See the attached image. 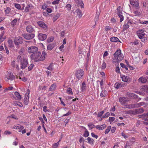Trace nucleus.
<instances>
[{"mask_svg":"<svg viewBox=\"0 0 148 148\" xmlns=\"http://www.w3.org/2000/svg\"><path fill=\"white\" fill-rule=\"evenodd\" d=\"M110 41L112 42H116L119 40V39L116 37H112L110 39Z\"/></svg>","mask_w":148,"mask_h":148,"instance_id":"nucleus-29","label":"nucleus"},{"mask_svg":"<svg viewBox=\"0 0 148 148\" xmlns=\"http://www.w3.org/2000/svg\"><path fill=\"white\" fill-rule=\"evenodd\" d=\"M46 55V53L45 51H43L42 54L40 52L38 51L32 54L31 56V58L35 62L43 61L45 60Z\"/></svg>","mask_w":148,"mask_h":148,"instance_id":"nucleus-1","label":"nucleus"},{"mask_svg":"<svg viewBox=\"0 0 148 148\" xmlns=\"http://www.w3.org/2000/svg\"><path fill=\"white\" fill-rule=\"evenodd\" d=\"M104 112V111H102L100 112H98V114L97 117H101L103 114Z\"/></svg>","mask_w":148,"mask_h":148,"instance_id":"nucleus-55","label":"nucleus"},{"mask_svg":"<svg viewBox=\"0 0 148 148\" xmlns=\"http://www.w3.org/2000/svg\"><path fill=\"white\" fill-rule=\"evenodd\" d=\"M60 141V140L57 143L53 144L52 146V148H57L59 145V142Z\"/></svg>","mask_w":148,"mask_h":148,"instance_id":"nucleus-30","label":"nucleus"},{"mask_svg":"<svg viewBox=\"0 0 148 148\" xmlns=\"http://www.w3.org/2000/svg\"><path fill=\"white\" fill-rule=\"evenodd\" d=\"M56 87V85L55 84H53L51 85L50 88L49 89V91L53 90L55 89Z\"/></svg>","mask_w":148,"mask_h":148,"instance_id":"nucleus-34","label":"nucleus"},{"mask_svg":"<svg viewBox=\"0 0 148 148\" xmlns=\"http://www.w3.org/2000/svg\"><path fill=\"white\" fill-rule=\"evenodd\" d=\"M15 78V76L13 75V73H8L5 77L6 80H13Z\"/></svg>","mask_w":148,"mask_h":148,"instance_id":"nucleus-13","label":"nucleus"},{"mask_svg":"<svg viewBox=\"0 0 148 148\" xmlns=\"http://www.w3.org/2000/svg\"><path fill=\"white\" fill-rule=\"evenodd\" d=\"M12 104L13 105L15 106H18L21 107L23 106V105L22 103L17 101H14L13 102Z\"/></svg>","mask_w":148,"mask_h":148,"instance_id":"nucleus-20","label":"nucleus"},{"mask_svg":"<svg viewBox=\"0 0 148 148\" xmlns=\"http://www.w3.org/2000/svg\"><path fill=\"white\" fill-rule=\"evenodd\" d=\"M77 3L81 6V8H84V4L81 0H74Z\"/></svg>","mask_w":148,"mask_h":148,"instance_id":"nucleus-26","label":"nucleus"},{"mask_svg":"<svg viewBox=\"0 0 148 148\" xmlns=\"http://www.w3.org/2000/svg\"><path fill=\"white\" fill-rule=\"evenodd\" d=\"M121 77L123 81L126 82H130L132 80L131 76L130 75H121Z\"/></svg>","mask_w":148,"mask_h":148,"instance_id":"nucleus-5","label":"nucleus"},{"mask_svg":"<svg viewBox=\"0 0 148 148\" xmlns=\"http://www.w3.org/2000/svg\"><path fill=\"white\" fill-rule=\"evenodd\" d=\"M136 105L135 104H131V105H126V108H133L135 107H136L137 106H136Z\"/></svg>","mask_w":148,"mask_h":148,"instance_id":"nucleus-33","label":"nucleus"},{"mask_svg":"<svg viewBox=\"0 0 148 148\" xmlns=\"http://www.w3.org/2000/svg\"><path fill=\"white\" fill-rule=\"evenodd\" d=\"M53 64H50L49 66H47L46 69H47L49 70L50 71H52L53 69Z\"/></svg>","mask_w":148,"mask_h":148,"instance_id":"nucleus-35","label":"nucleus"},{"mask_svg":"<svg viewBox=\"0 0 148 148\" xmlns=\"http://www.w3.org/2000/svg\"><path fill=\"white\" fill-rule=\"evenodd\" d=\"M26 29L27 31L29 32H32L34 31V29L30 25H28L26 27Z\"/></svg>","mask_w":148,"mask_h":148,"instance_id":"nucleus-24","label":"nucleus"},{"mask_svg":"<svg viewBox=\"0 0 148 148\" xmlns=\"http://www.w3.org/2000/svg\"><path fill=\"white\" fill-rule=\"evenodd\" d=\"M111 126H108L105 131V132H104L105 133V134H108L109 132L110 131V130H111Z\"/></svg>","mask_w":148,"mask_h":148,"instance_id":"nucleus-40","label":"nucleus"},{"mask_svg":"<svg viewBox=\"0 0 148 148\" xmlns=\"http://www.w3.org/2000/svg\"><path fill=\"white\" fill-rule=\"evenodd\" d=\"M110 113L109 112H107L102 116V118H105L106 117H108L110 116Z\"/></svg>","mask_w":148,"mask_h":148,"instance_id":"nucleus-43","label":"nucleus"},{"mask_svg":"<svg viewBox=\"0 0 148 148\" xmlns=\"http://www.w3.org/2000/svg\"><path fill=\"white\" fill-rule=\"evenodd\" d=\"M11 128L12 129L18 130V132H21V130L24 128V127L22 125H21L19 124H17L12 126L11 127Z\"/></svg>","mask_w":148,"mask_h":148,"instance_id":"nucleus-9","label":"nucleus"},{"mask_svg":"<svg viewBox=\"0 0 148 148\" xmlns=\"http://www.w3.org/2000/svg\"><path fill=\"white\" fill-rule=\"evenodd\" d=\"M106 127L105 124H103L101 125H97L96 127V129L99 130H102L104 129Z\"/></svg>","mask_w":148,"mask_h":148,"instance_id":"nucleus-22","label":"nucleus"},{"mask_svg":"<svg viewBox=\"0 0 148 148\" xmlns=\"http://www.w3.org/2000/svg\"><path fill=\"white\" fill-rule=\"evenodd\" d=\"M120 18V22H121L124 19V17L122 14L118 15Z\"/></svg>","mask_w":148,"mask_h":148,"instance_id":"nucleus-53","label":"nucleus"},{"mask_svg":"<svg viewBox=\"0 0 148 148\" xmlns=\"http://www.w3.org/2000/svg\"><path fill=\"white\" fill-rule=\"evenodd\" d=\"M130 4L136 9L139 8V3L138 0H130Z\"/></svg>","mask_w":148,"mask_h":148,"instance_id":"nucleus-8","label":"nucleus"},{"mask_svg":"<svg viewBox=\"0 0 148 148\" xmlns=\"http://www.w3.org/2000/svg\"><path fill=\"white\" fill-rule=\"evenodd\" d=\"M47 38V36L46 34H39L38 38L40 40L43 41L45 40Z\"/></svg>","mask_w":148,"mask_h":148,"instance_id":"nucleus-17","label":"nucleus"},{"mask_svg":"<svg viewBox=\"0 0 148 148\" xmlns=\"http://www.w3.org/2000/svg\"><path fill=\"white\" fill-rule=\"evenodd\" d=\"M66 93L70 95H72L73 94L72 89L71 88H69L67 89V90H66Z\"/></svg>","mask_w":148,"mask_h":148,"instance_id":"nucleus-41","label":"nucleus"},{"mask_svg":"<svg viewBox=\"0 0 148 148\" xmlns=\"http://www.w3.org/2000/svg\"><path fill=\"white\" fill-rule=\"evenodd\" d=\"M1 34L0 36V43L2 42L5 38L6 37H3V34H4V31H3L1 32Z\"/></svg>","mask_w":148,"mask_h":148,"instance_id":"nucleus-25","label":"nucleus"},{"mask_svg":"<svg viewBox=\"0 0 148 148\" xmlns=\"http://www.w3.org/2000/svg\"><path fill=\"white\" fill-rule=\"evenodd\" d=\"M147 77L142 76L138 79V82L140 83H145L147 81Z\"/></svg>","mask_w":148,"mask_h":148,"instance_id":"nucleus-16","label":"nucleus"},{"mask_svg":"<svg viewBox=\"0 0 148 148\" xmlns=\"http://www.w3.org/2000/svg\"><path fill=\"white\" fill-rule=\"evenodd\" d=\"M121 66L123 68H125V69L127 70H128L127 67L123 63H121L120 64Z\"/></svg>","mask_w":148,"mask_h":148,"instance_id":"nucleus-61","label":"nucleus"},{"mask_svg":"<svg viewBox=\"0 0 148 148\" xmlns=\"http://www.w3.org/2000/svg\"><path fill=\"white\" fill-rule=\"evenodd\" d=\"M30 91L28 89L27 90L26 93L25 94V97L24 99V103L25 105H27L28 103L29 100V94Z\"/></svg>","mask_w":148,"mask_h":148,"instance_id":"nucleus-10","label":"nucleus"},{"mask_svg":"<svg viewBox=\"0 0 148 148\" xmlns=\"http://www.w3.org/2000/svg\"><path fill=\"white\" fill-rule=\"evenodd\" d=\"M84 74V71L81 69L76 70L75 72V75L77 78L79 79H80Z\"/></svg>","mask_w":148,"mask_h":148,"instance_id":"nucleus-4","label":"nucleus"},{"mask_svg":"<svg viewBox=\"0 0 148 148\" xmlns=\"http://www.w3.org/2000/svg\"><path fill=\"white\" fill-rule=\"evenodd\" d=\"M77 15L79 18H81L82 16V12L81 10L79 9H78L77 10Z\"/></svg>","mask_w":148,"mask_h":148,"instance_id":"nucleus-39","label":"nucleus"},{"mask_svg":"<svg viewBox=\"0 0 148 148\" xmlns=\"http://www.w3.org/2000/svg\"><path fill=\"white\" fill-rule=\"evenodd\" d=\"M86 85L84 82H83L82 86H81V90H85L86 88Z\"/></svg>","mask_w":148,"mask_h":148,"instance_id":"nucleus-46","label":"nucleus"},{"mask_svg":"<svg viewBox=\"0 0 148 148\" xmlns=\"http://www.w3.org/2000/svg\"><path fill=\"white\" fill-rule=\"evenodd\" d=\"M23 42V40L22 37L18 36L15 38L14 42L16 45H18L19 44H22Z\"/></svg>","mask_w":148,"mask_h":148,"instance_id":"nucleus-7","label":"nucleus"},{"mask_svg":"<svg viewBox=\"0 0 148 148\" xmlns=\"http://www.w3.org/2000/svg\"><path fill=\"white\" fill-rule=\"evenodd\" d=\"M13 89V87L12 86L8 87L4 90V92H6L8 90H12Z\"/></svg>","mask_w":148,"mask_h":148,"instance_id":"nucleus-54","label":"nucleus"},{"mask_svg":"<svg viewBox=\"0 0 148 148\" xmlns=\"http://www.w3.org/2000/svg\"><path fill=\"white\" fill-rule=\"evenodd\" d=\"M11 10V9L9 7H8L5 11V13L6 14H9Z\"/></svg>","mask_w":148,"mask_h":148,"instance_id":"nucleus-47","label":"nucleus"},{"mask_svg":"<svg viewBox=\"0 0 148 148\" xmlns=\"http://www.w3.org/2000/svg\"><path fill=\"white\" fill-rule=\"evenodd\" d=\"M129 101V99L127 98L124 97H120L119 99V102L122 105L125 104V102Z\"/></svg>","mask_w":148,"mask_h":148,"instance_id":"nucleus-15","label":"nucleus"},{"mask_svg":"<svg viewBox=\"0 0 148 148\" xmlns=\"http://www.w3.org/2000/svg\"><path fill=\"white\" fill-rule=\"evenodd\" d=\"M43 111L46 112H49V110L47 109V107L46 106H44L43 108Z\"/></svg>","mask_w":148,"mask_h":148,"instance_id":"nucleus-52","label":"nucleus"},{"mask_svg":"<svg viewBox=\"0 0 148 148\" xmlns=\"http://www.w3.org/2000/svg\"><path fill=\"white\" fill-rule=\"evenodd\" d=\"M134 13L136 16H139L140 14V12L137 10H135L134 12Z\"/></svg>","mask_w":148,"mask_h":148,"instance_id":"nucleus-63","label":"nucleus"},{"mask_svg":"<svg viewBox=\"0 0 148 148\" xmlns=\"http://www.w3.org/2000/svg\"><path fill=\"white\" fill-rule=\"evenodd\" d=\"M115 86V88L117 89L119 87H122V85L120 83H116Z\"/></svg>","mask_w":148,"mask_h":148,"instance_id":"nucleus-38","label":"nucleus"},{"mask_svg":"<svg viewBox=\"0 0 148 148\" xmlns=\"http://www.w3.org/2000/svg\"><path fill=\"white\" fill-rule=\"evenodd\" d=\"M127 113L130 114H136V110H130L127 112Z\"/></svg>","mask_w":148,"mask_h":148,"instance_id":"nucleus-37","label":"nucleus"},{"mask_svg":"<svg viewBox=\"0 0 148 148\" xmlns=\"http://www.w3.org/2000/svg\"><path fill=\"white\" fill-rule=\"evenodd\" d=\"M106 67V64L104 62H103L102 64L101 68L102 69H104Z\"/></svg>","mask_w":148,"mask_h":148,"instance_id":"nucleus-51","label":"nucleus"},{"mask_svg":"<svg viewBox=\"0 0 148 148\" xmlns=\"http://www.w3.org/2000/svg\"><path fill=\"white\" fill-rule=\"evenodd\" d=\"M16 8L18 9H20L21 8V6L19 4L16 3L15 5Z\"/></svg>","mask_w":148,"mask_h":148,"instance_id":"nucleus-62","label":"nucleus"},{"mask_svg":"<svg viewBox=\"0 0 148 148\" xmlns=\"http://www.w3.org/2000/svg\"><path fill=\"white\" fill-rule=\"evenodd\" d=\"M138 44V42L137 41H135L134 42H131L130 43V44L132 45H136Z\"/></svg>","mask_w":148,"mask_h":148,"instance_id":"nucleus-56","label":"nucleus"},{"mask_svg":"<svg viewBox=\"0 0 148 148\" xmlns=\"http://www.w3.org/2000/svg\"><path fill=\"white\" fill-rule=\"evenodd\" d=\"M114 58L113 60L114 63L119 62L121 61L123 58V55L121 54V51L120 49L117 50L114 54Z\"/></svg>","mask_w":148,"mask_h":148,"instance_id":"nucleus-2","label":"nucleus"},{"mask_svg":"<svg viewBox=\"0 0 148 148\" xmlns=\"http://www.w3.org/2000/svg\"><path fill=\"white\" fill-rule=\"evenodd\" d=\"M34 65L33 64H31L28 67V70L29 71L31 70L33 68Z\"/></svg>","mask_w":148,"mask_h":148,"instance_id":"nucleus-58","label":"nucleus"},{"mask_svg":"<svg viewBox=\"0 0 148 148\" xmlns=\"http://www.w3.org/2000/svg\"><path fill=\"white\" fill-rule=\"evenodd\" d=\"M33 8V6L32 5H27L25 8L24 11L25 12H28Z\"/></svg>","mask_w":148,"mask_h":148,"instance_id":"nucleus-18","label":"nucleus"},{"mask_svg":"<svg viewBox=\"0 0 148 148\" xmlns=\"http://www.w3.org/2000/svg\"><path fill=\"white\" fill-rule=\"evenodd\" d=\"M17 22V20L16 19H15L12 22L11 25L12 26H14L16 24V23Z\"/></svg>","mask_w":148,"mask_h":148,"instance_id":"nucleus-42","label":"nucleus"},{"mask_svg":"<svg viewBox=\"0 0 148 148\" xmlns=\"http://www.w3.org/2000/svg\"><path fill=\"white\" fill-rule=\"evenodd\" d=\"M115 119V118L114 117H109V120L110 122V123H111Z\"/></svg>","mask_w":148,"mask_h":148,"instance_id":"nucleus-48","label":"nucleus"},{"mask_svg":"<svg viewBox=\"0 0 148 148\" xmlns=\"http://www.w3.org/2000/svg\"><path fill=\"white\" fill-rule=\"evenodd\" d=\"M136 34L138 38L140 39H141L145 35V33L144 29H140L138 30L136 32Z\"/></svg>","mask_w":148,"mask_h":148,"instance_id":"nucleus-6","label":"nucleus"},{"mask_svg":"<svg viewBox=\"0 0 148 148\" xmlns=\"http://www.w3.org/2000/svg\"><path fill=\"white\" fill-rule=\"evenodd\" d=\"M87 140L88 141V143H93L94 141L93 140L92 138L89 137H88L87 138Z\"/></svg>","mask_w":148,"mask_h":148,"instance_id":"nucleus-44","label":"nucleus"},{"mask_svg":"<svg viewBox=\"0 0 148 148\" xmlns=\"http://www.w3.org/2000/svg\"><path fill=\"white\" fill-rule=\"evenodd\" d=\"M22 36L26 40H30L34 37V35L33 34H22Z\"/></svg>","mask_w":148,"mask_h":148,"instance_id":"nucleus-11","label":"nucleus"},{"mask_svg":"<svg viewBox=\"0 0 148 148\" xmlns=\"http://www.w3.org/2000/svg\"><path fill=\"white\" fill-rule=\"evenodd\" d=\"M37 24L39 26L42 28L44 29H46L47 28V25L44 23L42 21H39L38 22Z\"/></svg>","mask_w":148,"mask_h":148,"instance_id":"nucleus-19","label":"nucleus"},{"mask_svg":"<svg viewBox=\"0 0 148 148\" xmlns=\"http://www.w3.org/2000/svg\"><path fill=\"white\" fill-rule=\"evenodd\" d=\"M147 116H148L147 114H143L142 115H140L138 116V117L143 119V120L147 121L148 119Z\"/></svg>","mask_w":148,"mask_h":148,"instance_id":"nucleus-23","label":"nucleus"},{"mask_svg":"<svg viewBox=\"0 0 148 148\" xmlns=\"http://www.w3.org/2000/svg\"><path fill=\"white\" fill-rule=\"evenodd\" d=\"M144 104V102H141L138 103L137 104H135V105H136V106H137L136 107H139L143 105Z\"/></svg>","mask_w":148,"mask_h":148,"instance_id":"nucleus-60","label":"nucleus"},{"mask_svg":"<svg viewBox=\"0 0 148 148\" xmlns=\"http://www.w3.org/2000/svg\"><path fill=\"white\" fill-rule=\"evenodd\" d=\"M18 59H21L20 61V66L21 68L22 69H25L27 66L28 64V60L27 58H21V57L20 56H18L17 57Z\"/></svg>","mask_w":148,"mask_h":148,"instance_id":"nucleus-3","label":"nucleus"},{"mask_svg":"<svg viewBox=\"0 0 148 148\" xmlns=\"http://www.w3.org/2000/svg\"><path fill=\"white\" fill-rule=\"evenodd\" d=\"M8 42V47L11 48H13L14 46V44L12 40L10 39H9Z\"/></svg>","mask_w":148,"mask_h":148,"instance_id":"nucleus-21","label":"nucleus"},{"mask_svg":"<svg viewBox=\"0 0 148 148\" xmlns=\"http://www.w3.org/2000/svg\"><path fill=\"white\" fill-rule=\"evenodd\" d=\"M88 126L90 129H92L95 127V125L91 123H89L88 124Z\"/></svg>","mask_w":148,"mask_h":148,"instance_id":"nucleus-45","label":"nucleus"},{"mask_svg":"<svg viewBox=\"0 0 148 148\" xmlns=\"http://www.w3.org/2000/svg\"><path fill=\"white\" fill-rule=\"evenodd\" d=\"M143 87L144 90L146 92H148V86H144Z\"/></svg>","mask_w":148,"mask_h":148,"instance_id":"nucleus-64","label":"nucleus"},{"mask_svg":"<svg viewBox=\"0 0 148 148\" xmlns=\"http://www.w3.org/2000/svg\"><path fill=\"white\" fill-rule=\"evenodd\" d=\"M64 47V45H62L60 46L59 48V49L60 51L62 52H63L64 50L63 48Z\"/></svg>","mask_w":148,"mask_h":148,"instance_id":"nucleus-59","label":"nucleus"},{"mask_svg":"<svg viewBox=\"0 0 148 148\" xmlns=\"http://www.w3.org/2000/svg\"><path fill=\"white\" fill-rule=\"evenodd\" d=\"M129 25L127 24H125L123 25V31H125L127 30L129 28Z\"/></svg>","mask_w":148,"mask_h":148,"instance_id":"nucleus-32","label":"nucleus"},{"mask_svg":"<svg viewBox=\"0 0 148 148\" xmlns=\"http://www.w3.org/2000/svg\"><path fill=\"white\" fill-rule=\"evenodd\" d=\"M66 8L68 10H70L71 9V6L70 4H68L66 5Z\"/></svg>","mask_w":148,"mask_h":148,"instance_id":"nucleus-57","label":"nucleus"},{"mask_svg":"<svg viewBox=\"0 0 148 148\" xmlns=\"http://www.w3.org/2000/svg\"><path fill=\"white\" fill-rule=\"evenodd\" d=\"M60 15L58 14H57L55 15L53 17V21H56L59 17Z\"/></svg>","mask_w":148,"mask_h":148,"instance_id":"nucleus-49","label":"nucleus"},{"mask_svg":"<svg viewBox=\"0 0 148 148\" xmlns=\"http://www.w3.org/2000/svg\"><path fill=\"white\" fill-rule=\"evenodd\" d=\"M136 114H139L142 113L144 112V110L142 108H139L135 110Z\"/></svg>","mask_w":148,"mask_h":148,"instance_id":"nucleus-28","label":"nucleus"},{"mask_svg":"<svg viewBox=\"0 0 148 148\" xmlns=\"http://www.w3.org/2000/svg\"><path fill=\"white\" fill-rule=\"evenodd\" d=\"M118 15L121 14H122V10L121 8L120 7H119L117 9Z\"/></svg>","mask_w":148,"mask_h":148,"instance_id":"nucleus-31","label":"nucleus"},{"mask_svg":"<svg viewBox=\"0 0 148 148\" xmlns=\"http://www.w3.org/2000/svg\"><path fill=\"white\" fill-rule=\"evenodd\" d=\"M84 128L85 130L84 136L85 137H88L89 135V132L85 127H84Z\"/></svg>","mask_w":148,"mask_h":148,"instance_id":"nucleus-36","label":"nucleus"},{"mask_svg":"<svg viewBox=\"0 0 148 148\" xmlns=\"http://www.w3.org/2000/svg\"><path fill=\"white\" fill-rule=\"evenodd\" d=\"M38 48L37 47L35 46H33L30 47L28 48V51L29 53H30L35 52L38 51Z\"/></svg>","mask_w":148,"mask_h":148,"instance_id":"nucleus-14","label":"nucleus"},{"mask_svg":"<svg viewBox=\"0 0 148 148\" xmlns=\"http://www.w3.org/2000/svg\"><path fill=\"white\" fill-rule=\"evenodd\" d=\"M55 45L54 44L51 43L48 45L47 47V49L48 50H51L54 47Z\"/></svg>","mask_w":148,"mask_h":148,"instance_id":"nucleus-27","label":"nucleus"},{"mask_svg":"<svg viewBox=\"0 0 148 148\" xmlns=\"http://www.w3.org/2000/svg\"><path fill=\"white\" fill-rule=\"evenodd\" d=\"M14 93L16 96V98L13 94H12V96L11 97V98L12 99H16L19 101H20L21 100L22 98L21 96L19 93L16 91L14 92Z\"/></svg>","mask_w":148,"mask_h":148,"instance_id":"nucleus-12","label":"nucleus"},{"mask_svg":"<svg viewBox=\"0 0 148 148\" xmlns=\"http://www.w3.org/2000/svg\"><path fill=\"white\" fill-rule=\"evenodd\" d=\"M128 95H129L130 97H133V98H136V95L134 93H129Z\"/></svg>","mask_w":148,"mask_h":148,"instance_id":"nucleus-50","label":"nucleus"}]
</instances>
